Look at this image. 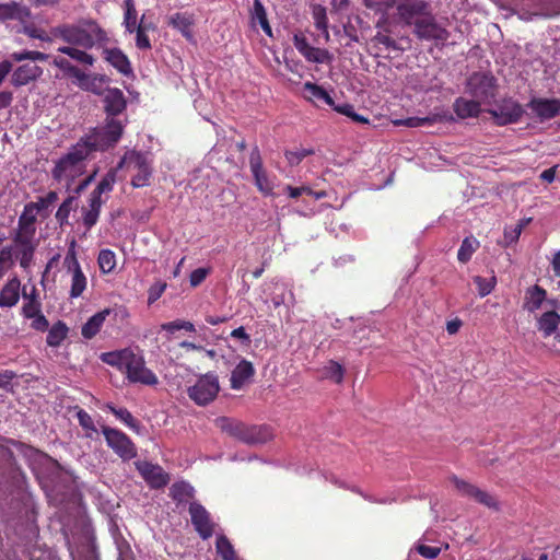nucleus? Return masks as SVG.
Listing matches in <instances>:
<instances>
[{
    "mask_svg": "<svg viewBox=\"0 0 560 560\" xmlns=\"http://www.w3.org/2000/svg\"><path fill=\"white\" fill-rule=\"evenodd\" d=\"M51 35L68 44L59 47V52L86 66H92L95 61L86 50L104 47L108 40L106 32L91 19L55 26L51 28Z\"/></svg>",
    "mask_w": 560,
    "mask_h": 560,
    "instance_id": "nucleus-1",
    "label": "nucleus"
},
{
    "mask_svg": "<svg viewBox=\"0 0 560 560\" xmlns=\"http://www.w3.org/2000/svg\"><path fill=\"white\" fill-rule=\"evenodd\" d=\"M89 155L85 144L77 142L55 162L52 178L60 184L65 183L67 190H70L73 182L85 173Z\"/></svg>",
    "mask_w": 560,
    "mask_h": 560,
    "instance_id": "nucleus-2",
    "label": "nucleus"
},
{
    "mask_svg": "<svg viewBox=\"0 0 560 560\" xmlns=\"http://www.w3.org/2000/svg\"><path fill=\"white\" fill-rule=\"evenodd\" d=\"M126 122V118H106L103 126L94 128L89 135L81 138L78 142L85 144L89 154L94 151H105L116 145L119 141Z\"/></svg>",
    "mask_w": 560,
    "mask_h": 560,
    "instance_id": "nucleus-3",
    "label": "nucleus"
},
{
    "mask_svg": "<svg viewBox=\"0 0 560 560\" xmlns=\"http://www.w3.org/2000/svg\"><path fill=\"white\" fill-rule=\"evenodd\" d=\"M38 207L36 205L26 203L23 212L19 217L18 225L11 231V240L15 241L22 252L37 249L39 241L36 238V220L38 215Z\"/></svg>",
    "mask_w": 560,
    "mask_h": 560,
    "instance_id": "nucleus-4",
    "label": "nucleus"
},
{
    "mask_svg": "<svg viewBox=\"0 0 560 560\" xmlns=\"http://www.w3.org/2000/svg\"><path fill=\"white\" fill-rule=\"evenodd\" d=\"M117 168H126L135 173L131 178L133 187L148 186L153 171L151 154L136 150L127 151L118 163Z\"/></svg>",
    "mask_w": 560,
    "mask_h": 560,
    "instance_id": "nucleus-5",
    "label": "nucleus"
},
{
    "mask_svg": "<svg viewBox=\"0 0 560 560\" xmlns=\"http://www.w3.org/2000/svg\"><path fill=\"white\" fill-rule=\"evenodd\" d=\"M510 10L523 21L548 19L560 14V0H515Z\"/></svg>",
    "mask_w": 560,
    "mask_h": 560,
    "instance_id": "nucleus-6",
    "label": "nucleus"
},
{
    "mask_svg": "<svg viewBox=\"0 0 560 560\" xmlns=\"http://www.w3.org/2000/svg\"><path fill=\"white\" fill-rule=\"evenodd\" d=\"M35 252L36 249L22 252V247L12 240L8 246L1 247L0 279H2L4 275L15 266L16 262H19L23 270L27 271L34 262Z\"/></svg>",
    "mask_w": 560,
    "mask_h": 560,
    "instance_id": "nucleus-7",
    "label": "nucleus"
},
{
    "mask_svg": "<svg viewBox=\"0 0 560 560\" xmlns=\"http://www.w3.org/2000/svg\"><path fill=\"white\" fill-rule=\"evenodd\" d=\"M220 390L218 376L213 373L201 375L194 385L187 389L188 397L199 406L211 402Z\"/></svg>",
    "mask_w": 560,
    "mask_h": 560,
    "instance_id": "nucleus-8",
    "label": "nucleus"
},
{
    "mask_svg": "<svg viewBox=\"0 0 560 560\" xmlns=\"http://www.w3.org/2000/svg\"><path fill=\"white\" fill-rule=\"evenodd\" d=\"M102 433L107 446L122 460H130L137 456L135 443L122 431L104 425L102 427Z\"/></svg>",
    "mask_w": 560,
    "mask_h": 560,
    "instance_id": "nucleus-9",
    "label": "nucleus"
},
{
    "mask_svg": "<svg viewBox=\"0 0 560 560\" xmlns=\"http://www.w3.org/2000/svg\"><path fill=\"white\" fill-rule=\"evenodd\" d=\"M413 26V33L419 39L445 43L450 37L448 31L435 21L431 12L417 19Z\"/></svg>",
    "mask_w": 560,
    "mask_h": 560,
    "instance_id": "nucleus-10",
    "label": "nucleus"
},
{
    "mask_svg": "<svg viewBox=\"0 0 560 560\" xmlns=\"http://www.w3.org/2000/svg\"><path fill=\"white\" fill-rule=\"evenodd\" d=\"M124 373L127 380L133 384L155 386L159 383L158 376L145 366L144 358L141 354L132 353Z\"/></svg>",
    "mask_w": 560,
    "mask_h": 560,
    "instance_id": "nucleus-11",
    "label": "nucleus"
},
{
    "mask_svg": "<svg viewBox=\"0 0 560 560\" xmlns=\"http://www.w3.org/2000/svg\"><path fill=\"white\" fill-rule=\"evenodd\" d=\"M495 80L487 73H472L467 80V92L480 103H490L494 97Z\"/></svg>",
    "mask_w": 560,
    "mask_h": 560,
    "instance_id": "nucleus-12",
    "label": "nucleus"
},
{
    "mask_svg": "<svg viewBox=\"0 0 560 560\" xmlns=\"http://www.w3.org/2000/svg\"><path fill=\"white\" fill-rule=\"evenodd\" d=\"M63 265L66 267L67 273L70 276V299H78L85 291L88 285V279L82 271L80 262L77 258L75 252L70 249L65 259Z\"/></svg>",
    "mask_w": 560,
    "mask_h": 560,
    "instance_id": "nucleus-13",
    "label": "nucleus"
},
{
    "mask_svg": "<svg viewBox=\"0 0 560 560\" xmlns=\"http://www.w3.org/2000/svg\"><path fill=\"white\" fill-rule=\"evenodd\" d=\"M450 481L454 485L459 495L472 499L474 501L489 509L498 510V500L491 493L476 487L466 480L458 478L455 475L450 477Z\"/></svg>",
    "mask_w": 560,
    "mask_h": 560,
    "instance_id": "nucleus-14",
    "label": "nucleus"
},
{
    "mask_svg": "<svg viewBox=\"0 0 560 560\" xmlns=\"http://www.w3.org/2000/svg\"><path fill=\"white\" fill-rule=\"evenodd\" d=\"M395 5L399 21L407 26L415 25L417 19L430 12V4L424 0H397Z\"/></svg>",
    "mask_w": 560,
    "mask_h": 560,
    "instance_id": "nucleus-15",
    "label": "nucleus"
},
{
    "mask_svg": "<svg viewBox=\"0 0 560 560\" xmlns=\"http://www.w3.org/2000/svg\"><path fill=\"white\" fill-rule=\"evenodd\" d=\"M488 113L494 118L500 126H505L518 121L523 115L522 106L512 98L501 101L495 108H491Z\"/></svg>",
    "mask_w": 560,
    "mask_h": 560,
    "instance_id": "nucleus-16",
    "label": "nucleus"
},
{
    "mask_svg": "<svg viewBox=\"0 0 560 560\" xmlns=\"http://www.w3.org/2000/svg\"><path fill=\"white\" fill-rule=\"evenodd\" d=\"M249 167L258 190L266 196L272 195L273 182L262 167V160L258 148H254L249 155Z\"/></svg>",
    "mask_w": 560,
    "mask_h": 560,
    "instance_id": "nucleus-17",
    "label": "nucleus"
},
{
    "mask_svg": "<svg viewBox=\"0 0 560 560\" xmlns=\"http://www.w3.org/2000/svg\"><path fill=\"white\" fill-rule=\"evenodd\" d=\"M191 523L202 539L210 538L214 533V523L211 521L209 512L198 502H191L189 505Z\"/></svg>",
    "mask_w": 560,
    "mask_h": 560,
    "instance_id": "nucleus-18",
    "label": "nucleus"
},
{
    "mask_svg": "<svg viewBox=\"0 0 560 560\" xmlns=\"http://www.w3.org/2000/svg\"><path fill=\"white\" fill-rule=\"evenodd\" d=\"M106 118H119L127 107V101L121 90L108 88L103 93Z\"/></svg>",
    "mask_w": 560,
    "mask_h": 560,
    "instance_id": "nucleus-19",
    "label": "nucleus"
},
{
    "mask_svg": "<svg viewBox=\"0 0 560 560\" xmlns=\"http://www.w3.org/2000/svg\"><path fill=\"white\" fill-rule=\"evenodd\" d=\"M136 467L152 488H162L167 485L168 477L159 465L149 462H137Z\"/></svg>",
    "mask_w": 560,
    "mask_h": 560,
    "instance_id": "nucleus-20",
    "label": "nucleus"
},
{
    "mask_svg": "<svg viewBox=\"0 0 560 560\" xmlns=\"http://www.w3.org/2000/svg\"><path fill=\"white\" fill-rule=\"evenodd\" d=\"M528 107L541 119H551L560 114V100L533 98Z\"/></svg>",
    "mask_w": 560,
    "mask_h": 560,
    "instance_id": "nucleus-21",
    "label": "nucleus"
},
{
    "mask_svg": "<svg viewBox=\"0 0 560 560\" xmlns=\"http://www.w3.org/2000/svg\"><path fill=\"white\" fill-rule=\"evenodd\" d=\"M21 296V280L14 276L11 277L0 289V308H12Z\"/></svg>",
    "mask_w": 560,
    "mask_h": 560,
    "instance_id": "nucleus-22",
    "label": "nucleus"
},
{
    "mask_svg": "<svg viewBox=\"0 0 560 560\" xmlns=\"http://www.w3.org/2000/svg\"><path fill=\"white\" fill-rule=\"evenodd\" d=\"M43 74V69L33 63L26 62L18 67L11 77V83L19 88L28 84L32 81H35Z\"/></svg>",
    "mask_w": 560,
    "mask_h": 560,
    "instance_id": "nucleus-23",
    "label": "nucleus"
},
{
    "mask_svg": "<svg viewBox=\"0 0 560 560\" xmlns=\"http://www.w3.org/2000/svg\"><path fill=\"white\" fill-rule=\"evenodd\" d=\"M104 58L109 62L118 72L124 75L132 74V67L128 57L119 48H105L103 50Z\"/></svg>",
    "mask_w": 560,
    "mask_h": 560,
    "instance_id": "nucleus-24",
    "label": "nucleus"
},
{
    "mask_svg": "<svg viewBox=\"0 0 560 560\" xmlns=\"http://www.w3.org/2000/svg\"><path fill=\"white\" fill-rule=\"evenodd\" d=\"M254 374L255 369L253 364L245 359L241 360L232 371L230 380L231 387L236 390L241 389L246 384V382H248L249 378L254 376Z\"/></svg>",
    "mask_w": 560,
    "mask_h": 560,
    "instance_id": "nucleus-25",
    "label": "nucleus"
},
{
    "mask_svg": "<svg viewBox=\"0 0 560 560\" xmlns=\"http://www.w3.org/2000/svg\"><path fill=\"white\" fill-rule=\"evenodd\" d=\"M547 298V291L538 284L529 287L525 291L524 296V310L529 313H534L539 310Z\"/></svg>",
    "mask_w": 560,
    "mask_h": 560,
    "instance_id": "nucleus-26",
    "label": "nucleus"
},
{
    "mask_svg": "<svg viewBox=\"0 0 560 560\" xmlns=\"http://www.w3.org/2000/svg\"><path fill=\"white\" fill-rule=\"evenodd\" d=\"M104 202L105 200L101 196L91 192L89 197V206L86 209H83V225L86 230H90L96 224Z\"/></svg>",
    "mask_w": 560,
    "mask_h": 560,
    "instance_id": "nucleus-27",
    "label": "nucleus"
},
{
    "mask_svg": "<svg viewBox=\"0 0 560 560\" xmlns=\"http://www.w3.org/2000/svg\"><path fill=\"white\" fill-rule=\"evenodd\" d=\"M132 353L133 351L131 349L125 348L121 350L104 352L101 354L100 359L102 362L117 368L119 371L124 372L130 361Z\"/></svg>",
    "mask_w": 560,
    "mask_h": 560,
    "instance_id": "nucleus-28",
    "label": "nucleus"
},
{
    "mask_svg": "<svg viewBox=\"0 0 560 560\" xmlns=\"http://www.w3.org/2000/svg\"><path fill=\"white\" fill-rule=\"evenodd\" d=\"M272 433L268 427L265 425H246L242 442L256 445L264 444L269 441Z\"/></svg>",
    "mask_w": 560,
    "mask_h": 560,
    "instance_id": "nucleus-29",
    "label": "nucleus"
},
{
    "mask_svg": "<svg viewBox=\"0 0 560 560\" xmlns=\"http://www.w3.org/2000/svg\"><path fill=\"white\" fill-rule=\"evenodd\" d=\"M110 411L120 422L133 432L140 434L143 430L142 424L137 420L127 408H117L114 404L107 402L104 407Z\"/></svg>",
    "mask_w": 560,
    "mask_h": 560,
    "instance_id": "nucleus-30",
    "label": "nucleus"
},
{
    "mask_svg": "<svg viewBox=\"0 0 560 560\" xmlns=\"http://www.w3.org/2000/svg\"><path fill=\"white\" fill-rule=\"evenodd\" d=\"M170 25L182 33V35L189 42H194V18L188 13H175L170 18Z\"/></svg>",
    "mask_w": 560,
    "mask_h": 560,
    "instance_id": "nucleus-31",
    "label": "nucleus"
},
{
    "mask_svg": "<svg viewBox=\"0 0 560 560\" xmlns=\"http://www.w3.org/2000/svg\"><path fill=\"white\" fill-rule=\"evenodd\" d=\"M303 97L312 102L314 104L322 102L325 103L328 106H334V100L328 94L326 90H324L322 86L312 83V82H305L303 85Z\"/></svg>",
    "mask_w": 560,
    "mask_h": 560,
    "instance_id": "nucleus-32",
    "label": "nucleus"
},
{
    "mask_svg": "<svg viewBox=\"0 0 560 560\" xmlns=\"http://www.w3.org/2000/svg\"><path fill=\"white\" fill-rule=\"evenodd\" d=\"M453 107L456 115L462 119L478 117L481 112L480 102L476 98L458 97Z\"/></svg>",
    "mask_w": 560,
    "mask_h": 560,
    "instance_id": "nucleus-33",
    "label": "nucleus"
},
{
    "mask_svg": "<svg viewBox=\"0 0 560 560\" xmlns=\"http://www.w3.org/2000/svg\"><path fill=\"white\" fill-rule=\"evenodd\" d=\"M110 314L109 308H105L91 316L82 326L81 334L85 339H92L101 330L107 316Z\"/></svg>",
    "mask_w": 560,
    "mask_h": 560,
    "instance_id": "nucleus-34",
    "label": "nucleus"
},
{
    "mask_svg": "<svg viewBox=\"0 0 560 560\" xmlns=\"http://www.w3.org/2000/svg\"><path fill=\"white\" fill-rule=\"evenodd\" d=\"M560 324V315L555 311L545 312L537 320V327L544 337L553 335Z\"/></svg>",
    "mask_w": 560,
    "mask_h": 560,
    "instance_id": "nucleus-35",
    "label": "nucleus"
},
{
    "mask_svg": "<svg viewBox=\"0 0 560 560\" xmlns=\"http://www.w3.org/2000/svg\"><path fill=\"white\" fill-rule=\"evenodd\" d=\"M52 65L59 68L65 74L74 78L80 86H84V81L88 79V75L78 67L73 66L68 59L60 56L55 57Z\"/></svg>",
    "mask_w": 560,
    "mask_h": 560,
    "instance_id": "nucleus-36",
    "label": "nucleus"
},
{
    "mask_svg": "<svg viewBox=\"0 0 560 560\" xmlns=\"http://www.w3.org/2000/svg\"><path fill=\"white\" fill-rule=\"evenodd\" d=\"M312 16L315 27L322 32L325 43H328L330 40V35L328 32V18L326 8L322 4H313Z\"/></svg>",
    "mask_w": 560,
    "mask_h": 560,
    "instance_id": "nucleus-37",
    "label": "nucleus"
},
{
    "mask_svg": "<svg viewBox=\"0 0 560 560\" xmlns=\"http://www.w3.org/2000/svg\"><path fill=\"white\" fill-rule=\"evenodd\" d=\"M69 332L68 326L58 320L50 328H48V335L46 338V342L49 347L57 348L61 345V342L67 338Z\"/></svg>",
    "mask_w": 560,
    "mask_h": 560,
    "instance_id": "nucleus-38",
    "label": "nucleus"
},
{
    "mask_svg": "<svg viewBox=\"0 0 560 560\" xmlns=\"http://www.w3.org/2000/svg\"><path fill=\"white\" fill-rule=\"evenodd\" d=\"M319 374L322 378L340 384L343 380L345 369L340 363L330 360L319 370Z\"/></svg>",
    "mask_w": 560,
    "mask_h": 560,
    "instance_id": "nucleus-39",
    "label": "nucleus"
},
{
    "mask_svg": "<svg viewBox=\"0 0 560 560\" xmlns=\"http://www.w3.org/2000/svg\"><path fill=\"white\" fill-rule=\"evenodd\" d=\"M479 241L474 236L465 237L457 252V259L463 264L468 262L471 259L474 253L479 248Z\"/></svg>",
    "mask_w": 560,
    "mask_h": 560,
    "instance_id": "nucleus-40",
    "label": "nucleus"
},
{
    "mask_svg": "<svg viewBox=\"0 0 560 560\" xmlns=\"http://www.w3.org/2000/svg\"><path fill=\"white\" fill-rule=\"evenodd\" d=\"M124 26L127 33L132 34L138 25L137 10L133 0H124Z\"/></svg>",
    "mask_w": 560,
    "mask_h": 560,
    "instance_id": "nucleus-41",
    "label": "nucleus"
},
{
    "mask_svg": "<svg viewBox=\"0 0 560 560\" xmlns=\"http://www.w3.org/2000/svg\"><path fill=\"white\" fill-rule=\"evenodd\" d=\"M215 549L222 560H238L233 545L224 535L217 536Z\"/></svg>",
    "mask_w": 560,
    "mask_h": 560,
    "instance_id": "nucleus-42",
    "label": "nucleus"
},
{
    "mask_svg": "<svg viewBox=\"0 0 560 560\" xmlns=\"http://www.w3.org/2000/svg\"><path fill=\"white\" fill-rule=\"evenodd\" d=\"M252 16L254 21H257L261 26L262 31L271 36V27L268 23L267 13L264 4L260 0H254Z\"/></svg>",
    "mask_w": 560,
    "mask_h": 560,
    "instance_id": "nucleus-43",
    "label": "nucleus"
},
{
    "mask_svg": "<svg viewBox=\"0 0 560 560\" xmlns=\"http://www.w3.org/2000/svg\"><path fill=\"white\" fill-rule=\"evenodd\" d=\"M171 495L174 500L183 502L194 497V488L185 481L175 482L171 487Z\"/></svg>",
    "mask_w": 560,
    "mask_h": 560,
    "instance_id": "nucleus-44",
    "label": "nucleus"
},
{
    "mask_svg": "<svg viewBox=\"0 0 560 560\" xmlns=\"http://www.w3.org/2000/svg\"><path fill=\"white\" fill-rule=\"evenodd\" d=\"M97 264L103 273L112 272L116 267V255L110 249H102L97 257Z\"/></svg>",
    "mask_w": 560,
    "mask_h": 560,
    "instance_id": "nucleus-45",
    "label": "nucleus"
},
{
    "mask_svg": "<svg viewBox=\"0 0 560 560\" xmlns=\"http://www.w3.org/2000/svg\"><path fill=\"white\" fill-rule=\"evenodd\" d=\"M327 480H329L331 483H335L336 486L340 487V488H347V489H350L351 491L353 492H357L359 493L360 495H362L365 500L372 502V503H378V504H387V503H392L394 500L393 499H388L386 497H382V498H375V497H372V495H369V494H365L363 493L362 491H360L359 489L352 487H348L345 482L340 481L337 477H335L334 475H330L329 477H326Z\"/></svg>",
    "mask_w": 560,
    "mask_h": 560,
    "instance_id": "nucleus-46",
    "label": "nucleus"
},
{
    "mask_svg": "<svg viewBox=\"0 0 560 560\" xmlns=\"http://www.w3.org/2000/svg\"><path fill=\"white\" fill-rule=\"evenodd\" d=\"M75 201V196H69L63 200V202L59 206L56 212V220L62 226L68 223L69 215L73 210Z\"/></svg>",
    "mask_w": 560,
    "mask_h": 560,
    "instance_id": "nucleus-47",
    "label": "nucleus"
},
{
    "mask_svg": "<svg viewBox=\"0 0 560 560\" xmlns=\"http://www.w3.org/2000/svg\"><path fill=\"white\" fill-rule=\"evenodd\" d=\"M475 284L477 285V289H478V294L483 298V296H487L488 294H490L492 292V290L494 289L495 284H497V278L495 276H491L489 278H483V277H480V276H475L472 278Z\"/></svg>",
    "mask_w": 560,
    "mask_h": 560,
    "instance_id": "nucleus-48",
    "label": "nucleus"
},
{
    "mask_svg": "<svg viewBox=\"0 0 560 560\" xmlns=\"http://www.w3.org/2000/svg\"><path fill=\"white\" fill-rule=\"evenodd\" d=\"M116 182V170H109L101 182L97 184L95 189L92 191L102 197L103 194L109 192L113 190Z\"/></svg>",
    "mask_w": 560,
    "mask_h": 560,
    "instance_id": "nucleus-49",
    "label": "nucleus"
},
{
    "mask_svg": "<svg viewBox=\"0 0 560 560\" xmlns=\"http://www.w3.org/2000/svg\"><path fill=\"white\" fill-rule=\"evenodd\" d=\"M11 58L19 62L31 60L34 63L35 61H46L48 59V55L40 51L25 50L21 52H13Z\"/></svg>",
    "mask_w": 560,
    "mask_h": 560,
    "instance_id": "nucleus-50",
    "label": "nucleus"
},
{
    "mask_svg": "<svg viewBox=\"0 0 560 560\" xmlns=\"http://www.w3.org/2000/svg\"><path fill=\"white\" fill-rule=\"evenodd\" d=\"M40 302L36 298L30 299V301L24 302L22 306V315L30 319L42 313L40 311Z\"/></svg>",
    "mask_w": 560,
    "mask_h": 560,
    "instance_id": "nucleus-51",
    "label": "nucleus"
},
{
    "mask_svg": "<svg viewBox=\"0 0 560 560\" xmlns=\"http://www.w3.org/2000/svg\"><path fill=\"white\" fill-rule=\"evenodd\" d=\"M314 151L312 149H298L285 152V159L291 165H298L304 158L313 154Z\"/></svg>",
    "mask_w": 560,
    "mask_h": 560,
    "instance_id": "nucleus-52",
    "label": "nucleus"
},
{
    "mask_svg": "<svg viewBox=\"0 0 560 560\" xmlns=\"http://www.w3.org/2000/svg\"><path fill=\"white\" fill-rule=\"evenodd\" d=\"M166 287V283L161 281L152 284L148 291V304L151 305L156 302L164 293Z\"/></svg>",
    "mask_w": 560,
    "mask_h": 560,
    "instance_id": "nucleus-53",
    "label": "nucleus"
},
{
    "mask_svg": "<svg viewBox=\"0 0 560 560\" xmlns=\"http://www.w3.org/2000/svg\"><path fill=\"white\" fill-rule=\"evenodd\" d=\"M79 424L86 431L96 432L92 417L83 409L77 411Z\"/></svg>",
    "mask_w": 560,
    "mask_h": 560,
    "instance_id": "nucleus-54",
    "label": "nucleus"
},
{
    "mask_svg": "<svg viewBox=\"0 0 560 560\" xmlns=\"http://www.w3.org/2000/svg\"><path fill=\"white\" fill-rule=\"evenodd\" d=\"M331 60H332V55L327 49L315 47L310 62L328 63V62H331Z\"/></svg>",
    "mask_w": 560,
    "mask_h": 560,
    "instance_id": "nucleus-55",
    "label": "nucleus"
},
{
    "mask_svg": "<svg viewBox=\"0 0 560 560\" xmlns=\"http://www.w3.org/2000/svg\"><path fill=\"white\" fill-rule=\"evenodd\" d=\"M58 200V194L54 190L49 191L46 196L38 198L37 201L31 202L32 205H36L38 207V212L47 209L49 206L55 203Z\"/></svg>",
    "mask_w": 560,
    "mask_h": 560,
    "instance_id": "nucleus-56",
    "label": "nucleus"
},
{
    "mask_svg": "<svg viewBox=\"0 0 560 560\" xmlns=\"http://www.w3.org/2000/svg\"><path fill=\"white\" fill-rule=\"evenodd\" d=\"M11 8H12L11 19L26 21L27 19L31 18V11L27 7L13 2V3H11Z\"/></svg>",
    "mask_w": 560,
    "mask_h": 560,
    "instance_id": "nucleus-57",
    "label": "nucleus"
},
{
    "mask_svg": "<svg viewBox=\"0 0 560 560\" xmlns=\"http://www.w3.org/2000/svg\"><path fill=\"white\" fill-rule=\"evenodd\" d=\"M364 4L374 11H386L395 4V0H364Z\"/></svg>",
    "mask_w": 560,
    "mask_h": 560,
    "instance_id": "nucleus-58",
    "label": "nucleus"
},
{
    "mask_svg": "<svg viewBox=\"0 0 560 560\" xmlns=\"http://www.w3.org/2000/svg\"><path fill=\"white\" fill-rule=\"evenodd\" d=\"M237 424V420L228 417H219L215 419V425L223 432L231 435L234 430V425Z\"/></svg>",
    "mask_w": 560,
    "mask_h": 560,
    "instance_id": "nucleus-59",
    "label": "nucleus"
},
{
    "mask_svg": "<svg viewBox=\"0 0 560 560\" xmlns=\"http://www.w3.org/2000/svg\"><path fill=\"white\" fill-rule=\"evenodd\" d=\"M208 273H209V269H207V268H197V269L192 270L189 276L190 285L198 287L199 284H201L205 281V279L207 278Z\"/></svg>",
    "mask_w": 560,
    "mask_h": 560,
    "instance_id": "nucleus-60",
    "label": "nucleus"
},
{
    "mask_svg": "<svg viewBox=\"0 0 560 560\" xmlns=\"http://www.w3.org/2000/svg\"><path fill=\"white\" fill-rule=\"evenodd\" d=\"M32 319V323H31V327L36 330V331H40V332H44L46 330H48L49 328V322L48 319L44 316L43 313L34 316L31 318Z\"/></svg>",
    "mask_w": 560,
    "mask_h": 560,
    "instance_id": "nucleus-61",
    "label": "nucleus"
},
{
    "mask_svg": "<svg viewBox=\"0 0 560 560\" xmlns=\"http://www.w3.org/2000/svg\"><path fill=\"white\" fill-rule=\"evenodd\" d=\"M133 33H136V46L138 49H151L152 46L148 33L142 32L141 30H136Z\"/></svg>",
    "mask_w": 560,
    "mask_h": 560,
    "instance_id": "nucleus-62",
    "label": "nucleus"
},
{
    "mask_svg": "<svg viewBox=\"0 0 560 560\" xmlns=\"http://www.w3.org/2000/svg\"><path fill=\"white\" fill-rule=\"evenodd\" d=\"M284 191L288 194V196L292 199H296L303 194H312V188L308 186H301V187H293L290 185H287L284 187Z\"/></svg>",
    "mask_w": 560,
    "mask_h": 560,
    "instance_id": "nucleus-63",
    "label": "nucleus"
},
{
    "mask_svg": "<svg viewBox=\"0 0 560 560\" xmlns=\"http://www.w3.org/2000/svg\"><path fill=\"white\" fill-rule=\"evenodd\" d=\"M418 552L427 559H435L440 555V548L427 545H419Z\"/></svg>",
    "mask_w": 560,
    "mask_h": 560,
    "instance_id": "nucleus-64",
    "label": "nucleus"
}]
</instances>
